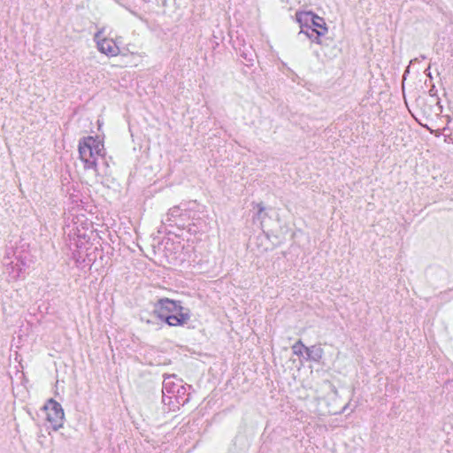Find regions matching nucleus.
Returning a JSON list of instances; mask_svg holds the SVG:
<instances>
[{"instance_id":"nucleus-5","label":"nucleus","mask_w":453,"mask_h":453,"mask_svg":"<svg viewBox=\"0 0 453 453\" xmlns=\"http://www.w3.org/2000/svg\"><path fill=\"white\" fill-rule=\"evenodd\" d=\"M162 319L165 320V322L172 326H181L188 321L189 314L184 311V308H182L177 313L169 314Z\"/></svg>"},{"instance_id":"nucleus-9","label":"nucleus","mask_w":453,"mask_h":453,"mask_svg":"<svg viewBox=\"0 0 453 453\" xmlns=\"http://www.w3.org/2000/svg\"><path fill=\"white\" fill-rule=\"evenodd\" d=\"M311 23L313 27H319L323 30L318 31L316 29H313V32L316 33L318 35H322L327 31V27L324 19L317 15H314V19L311 21Z\"/></svg>"},{"instance_id":"nucleus-13","label":"nucleus","mask_w":453,"mask_h":453,"mask_svg":"<svg viewBox=\"0 0 453 453\" xmlns=\"http://www.w3.org/2000/svg\"><path fill=\"white\" fill-rule=\"evenodd\" d=\"M319 36H320V35H317V37H316V39H315V42H318V43H320V41H319Z\"/></svg>"},{"instance_id":"nucleus-11","label":"nucleus","mask_w":453,"mask_h":453,"mask_svg":"<svg viewBox=\"0 0 453 453\" xmlns=\"http://www.w3.org/2000/svg\"><path fill=\"white\" fill-rule=\"evenodd\" d=\"M257 218L259 219H263V216H264V211H265V206L263 205L262 203H257Z\"/></svg>"},{"instance_id":"nucleus-6","label":"nucleus","mask_w":453,"mask_h":453,"mask_svg":"<svg viewBox=\"0 0 453 453\" xmlns=\"http://www.w3.org/2000/svg\"><path fill=\"white\" fill-rule=\"evenodd\" d=\"M326 392L327 395H337V389L329 381L325 380L320 385V389H317L318 398L324 399L326 396L320 393Z\"/></svg>"},{"instance_id":"nucleus-10","label":"nucleus","mask_w":453,"mask_h":453,"mask_svg":"<svg viewBox=\"0 0 453 453\" xmlns=\"http://www.w3.org/2000/svg\"><path fill=\"white\" fill-rule=\"evenodd\" d=\"M305 349H307V347H305L302 341H297L293 346H292V349H293V352L295 355L296 356H303V352H305Z\"/></svg>"},{"instance_id":"nucleus-12","label":"nucleus","mask_w":453,"mask_h":453,"mask_svg":"<svg viewBox=\"0 0 453 453\" xmlns=\"http://www.w3.org/2000/svg\"><path fill=\"white\" fill-rule=\"evenodd\" d=\"M177 209H178L177 207H173V208L170 209V213L172 215H174L177 211Z\"/></svg>"},{"instance_id":"nucleus-2","label":"nucleus","mask_w":453,"mask_h":453,"mask_svg":"<svg viewBox=\"0 0 453 453\" xmlns=\"http://www.w3.org/2000/svg\"><path fill=\"white\" fill-rule=\"evenodd\" d=\"M47 420L53 430L57 431L63 426L65 413L61 405L53 399H50L44 405Z\"/></svg>"},{"instance_id":"nucleus-7","label":"nucleus","mask_w":453,"mask_h":453,"mask_svg":"<svg viewBox=\"0 0 453 453\" xmlns=\"http://www.w3.org/2000/svg\"><path fill=\"white\" fill-rule=\"evenodd\" d=\"M305 353L309 359L319 362L323 357L324 350L320 347L312 346L307 347V349H305Z\"/></svg>"},{"instance_id":"nucleus-1","label":"nucleus","mask_w":453,"mask_h":453,"mask_svg":"<svg viewBox=\"0 0 453 453\" xmlns=\"http://www.w3.org/2000/svg\"><path fill=\"white\" fill-rule=\"evenodd\" d=\"M79 153L86 167L96 168L97 158L104 155V146L102 141L88 136L80 141Z\"/></svg>"},{"instance_id":"nucleus-4","label":"nucleus","mask_w":453,"mask_h":453,"mask_svg":"<svg viewBox=\"0 0 453 453\" xmlns=\"http://www.w3.org/2000/svg\"><path fill=\"white\" fill-rule=\"evenodd\" d=\"M183 307L180 306L178 303L170 300L168 298L160 299L154 306V313L157 314V316L159 319H163L164 317L177 313L180 309Z\"/></svg>"},{"instance_id":"nucleus-8","label":"nucleus","mask_w":453,"mask_h":453,"mask_svg":"<svg viewBox=\"0 0 453 453\" xmlns=\"http://www.w3.org/2000/svg\"><path fill=\"white\" fill-rule=\"evenodd\" d=\"M314 13L311 12H296V21L301 26H308L309 23L314 19Z\"/></svg>"},{"instance_id":"nucleus-3","label":"nucleus","mask_w":453,"mask_h":453,"mask_svg":"<svg viewBox=\"0 0 453 453\" xmlns=\"http://www.w3.org/2000/svg\"><path fill=\"white\" fill-rule=\"evenodd\" d=\"M94 41L96 43L97 50L107 56L115 57L120 52L116 42L112 39L104 36L103 29L98 30L94 35Z\"/></svg>"}]
</instances>
